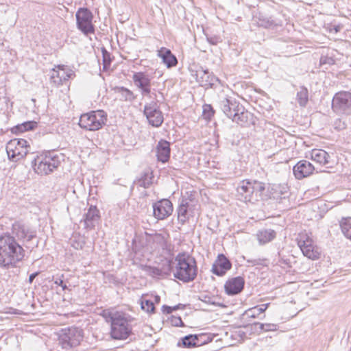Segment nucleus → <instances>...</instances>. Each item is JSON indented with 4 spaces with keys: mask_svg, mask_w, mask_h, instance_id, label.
<instances>
[{
    "mask_svg": "<svg viewBox=\"0 0 351 351\" xmlns=\"http://www.w3.org/2000/svg\"><path fill=\"white\" fill-rule=\"evenodd\" d=\"M196 81L199 83V86L205 88L212 87L215 82H218V78L215 76L208 70H204L202 67H199L195 71V74Z\"/></svg>",
    "mask_w": 351,
    "mask_h": 351,
    "instance_id": "nucleus-15",
    "label": "nucleus"
},
{
    "mask_svg": "<svg viewBox=\"0 0 351 351\" xmlns=\"http://www.w3.org/2000/svg\"><path fill=\"white\" fill-rule=\"evenodd\" d=\"M170 144L165 140H161L156 146V156L158 161L163 163L167 162L170 158Z\"/></svg>",
    "mask_w": 351,
    "mask_h": 351,
    "instance_id": "nucleus-22",
    "label": "nucleus"
},
{
    "mask_svg": "<svg viewBox=\"0 0 351 351\" xmlns=\"http://www.w3.org/2000/svg\"><path fill=\"white\" fill-rule=\"evenodd\" d=\"M244 285V278L241 276H237L228 279L224 285V289L228 295H235L243 291Z\"/></svg>",
    "mask_w": 351,
    "mask_h": 351,
    "instance_id": "nucleus-20",
    "label": "nucleus"
},
{
    "mask_svg": "<svg viewBox=\"0 0 351 351\" xmlns=\"http://www.w3.org/2000/svg\"><path fill=\"white\" fill-rule=\"evenodd\" d=\"M239 199L245 202H254L256 201V195L254 194L250 180H242L237 189Z\"/></svg>",
    "mask_w": 351,
    "mask_h": 351,
    "instance_id": "nucleus-16",
    "label": "nucleus"
},
{
    "mask_svg": "<svg viewBox=\"0 0 351 351\" xmlns=\"http://www.w3.org/2000/svg\"><path fill=\"white\" fill-rule=\"evenodd\" d=\"M332 110L337 114H351V93L339 91L333 96Z\"/></svg>",
    "mask_w": 351,
    "mask_h": 351,
    "instance_id": "nucleus-8",
    "label": "nucleus"
},
{
    "mask_svg": "<svg viewBox=\"0 0 351 351\" xmlns=\"http://www.w3.org/2000/svg\"><path fill=\"white\" fill-rule=\"evenodd\" d=\"M107 121V114L101 110L91 111L80 116L79 125L82 129L96 131L102 128Z\"/></svg>",
    "mask_w": 351,
    "mask_h": 351,
    "instance_id": "nucleus-5",
    "label": "nucleus"
},
{
    "mask_svg": "<svg viewBox=\"0 0 351 351\" xmlns=\"http://www.w3.org/2000/svg\"><path fill=\"white\" fill-rule=\"evenodd\" d=\"M276 232L271 229L261 230L256 234L257 239L261 245L270 242L276 237Z\"/></svg>",
    "mask_w": 351,
    "mask_h": 351,
    "instance_id": "nucleus-28",
    "label": "nucleus"
},
{
    "mask_svg": "<svg viewBox=\"0 0 351 351\" xmlns=\"http://www.w3.org/2000/svg\"><path fill=\"white\" fill-rule=\"evenodd\" d=\"M158 56L162 60L163 63L167 68L175 66L178 64L176 57L171 53V50L162 47L158 51Z\"/></svg>",
    "mask_w": 351,
    "mask_h": 351,
    "instance_id": "nucleus-24",
    "label": "nucleus"
},
{
    "mask_svg": "<svg viewBox=\"0 0 351 351\" xmlns=\"http://www.w3.org/2000/svg\"><path fill=\"white\" fill-rule=\"evenodd\" d=\"M219 104L223 112L232 121L241 126H246L251 123L252 114L246 110L235 99L222 97Z\"/></svg>",
    "mask_w": 351,
    "mask_h": 351,
    "instance_id": "nucleus-3",
    "label": "nucleus"
},
{
    "mask_svg": "<svg viewBox=\"0 0 351 351\" xmlns=\"http://www.w3.org/2000/svg\"><path fill=\"white\" fill-rule=\"evenodd\" d=\"M206 337V334L189 335L181 338L180 340L178 342L177 346L179 347L182 346L186 348L197 347L204 344V341H201L200 339Z\"/></svg>",
    "mask_w": 351,
    "mask_h": 351,
    "instance_id": "nucleus-21",
    "label": "nucleus"
},
{
    "mask_svg": "<svg viewBox=\"0 0 351 351\" xmlns=\"http://www.w3.org/2000/svg\"><path fill=\"white\" fill-rule=\"evenodd\" d=\"M176 265H171L172 261H169L170 269L173 276L182 281L189 282L194 280L197 275V267L195 259L187 253H179L175 257Z\"/></svg>",
    "mask_w": 351,
    "mask_h": 351,
    "instance_id": "nucleus-2",
    "label": "nucleus"
},
{
    "mask_svg": "<svg viewBox=\"0 0 351 351\" xmlns=\"http://www.w3.org/2000/svg\"><path fill=\"white\" fill-rule=\"evenodd\" d=\"M232 267V263L223 254L218 255L212 266V272L218 276H223Z\"/></svg>",
    "mask_w": 351,
    "mask_h": 351,
    "instance_id": "nucleus-19",
    "label": "nucleus"
},
{
    "mask_svg": "<svg viewBox=\"0 0 351 351\" xmlns=\"http://www.w3.org/2000/svg\"><path fill=\"white\" fill-rule=\"evenodd\" d=\"M269 303L263 304L247 309L242 315L243 317L258 318L267 309Z\"/></svg>",
    "mask_w": 351,
    "mask_h": 351,
    "instance_id": "nucleus-25",
    "label": "nucleus"
},
{
    "mask_svg": "<svg viewBox=\"0 0 351 351\" xmlns=\"http://www.w3.org/2000/svg\"><path fill=\"white\" fill-rule=\"evenodd\" d=\"M37 126L36 121H27L16 126V129L20 132H23L28 130H32Z\"/></svg>",
    "mask_w": 351,
    "mask_h": 351,
    "instance_id": "nucleus-38",
    "label": "nucleus"
},
{
    "mask_svg": "<svg viewBox=\"0 0 351 351\" xmlns=\"http://www.w3.org/2000/svg\"><path fill=\"white\" fill-rule=\"evenodd\" d=\"M188 202L183 199L177 209L178 219L182 224H184L188 219Z\"/></svg>",
    "mask_w": 351,
    "mask_h": 351,
    "instance_id": "nucleus-30",
    "label": "nucleus"
},
{
    "mask_svg": "<svg viewBox=\"0 0 351 351\" xmlns=\"http://www.w3.org/2000/svg\"><path fill=\"white\" fill-rule=\"evenodd\" d=\"M114 93H117L119 99L124 101H132L135 99L136 97L134 93L129 89L125 87H115Z\"/></svg>",
    "mask_w": 351,
    "mask_h": 351,
    "instance_id": "nucleus-29",
    "label": "nucleus"
},
{
    "mask_svg": "<svg viewBox=\"0 0 351 351\" xmlns=\"http://www.w3.org/2000/svg\"><path fill=\"white\" fill-rule=\"evenodd\" d=\"M143 95H149L151 93V86H147L141 89Z\"/></svg>",
    "mask_w": 351,
    "mask_h": 351,
    "instance_id": "nucleus-52",
    "label": "nucleus"
},
{
    "mask_svg": "<svg viewBox=\"0 0 351 351\" xmlns=\"http://www.w3.org/2000/svg\"><path fill=\"white\" fill-rule=\"evenodd\" d=\"M252 328L257 332L265 331V324L255 322L252 325Z\"/></svg>",
    "mask_w": 351,
    "mask_h": 351,
    "instance_id": "nucleus-45",
    "label": "nucleus"
},
{
    "mask_svg": "<svg viewBox=\"0 0 351 351\" xmlns=\"http://www.w3.org/2000/svg\"><path fill=\"white\" fill-rule=\"evenodd\" d=\"M58 339L62 349H71L80 345L82 339V330L75 327L62 328L60 331Z\"/></svg>",
    "mask_w": 351,
    "mask_h": 351,
    "instance_id": "nucleus-7",
    "label": "nucleus"
},
{
    "mask_svg": "<svg viewBox=\"0 0 351 351\" xmlns=\"http://www.w3.org/2000/svg\"><path fill=\"white\" fill-rule=\"evenodd\" d=\"M121 313L115 312L112 313L109 310H104L101 315L105 319L106 322L113 323L115 317H118Z\"/></svg>",
    "mask_w": 351,
    "mask_h": 351,
    "instance_id": "nucleus-37",
    "label": "nucleus"
},
{
    "mask_svg": "<svg viewBox=\"0 0 351 351\" xmlns=\"http://www.w3.org/2000/svg\"><path fill=\"white\" fill-rule=\"evenodd\" d=\"M134 183L141 187L148 188L152 183V178L148 173H144Z\"/></svg>",
    "mask_w": 351,
    "mask_h": 351,
    "instance_id": "nucleus-34",
    "label": "nucleus"
},
{
    "mask_svg": "<svg viewBox=\"0 0 351 351\" xmlns=\"http://www.w3.org/2000/svg\"><path fill=\"white\" fill-rule=\"evenodd\" d=\"M171 324L175 326H182L184 325L180 317H173L171 318Z\"/></svg>",
    "mask_w": 351,
    "mask_h": 351,
    "instance_id": "nucleus-46",
    "label": "nucleus"
},
{
    "mask_svg": "<svg viewBox=\"0 0 351 351\" xmlns=\"http://www.w3.org/2000/svg\"><path fill=\"white\" fill-rule=\"evenodd\" d=\"M201 341H204V344L206 343V342H208L209 340V337H208V335H206V337H204V338H202L200 339Z\"/></svg>",
    "mask_w": 351,
    "mask_h": 351,
    "instance_id": "nucleus-56",
    "label": "nucleus"
},
{
    "mask_svg": "<svg viewBox=\"0 0 351 351\" xmlns=\"http://www.w3.org/2000/svg\"><path fill=\"white\" fill-rule=\"evenodd\" d=\"M143 113L148 123L153 127L158 128L163 123V114L156 101H152L150 103L146 104L144 106Z\"/></svg>",
    "mask_w": 351,
    "mask_h": 351,
    "instance_id": "nucleus-13",
    "label": "nucleus"
},
{
    "mask_svg": "<svg viewBox=\"0 0 351 351\" xmlns=\"http://www.w3.org/2000/svg\"><path fill=\"white\" fill-rule=\"evenodd\" d=\"M298 245L300 247L304 256L309 259L317 260L320 257V252L317 246L313 243V241L308 238L306 240H300Z\"/></svg>",
    "mask_w": 351,
    "mask_h": 351,
    "instance_id": "nucleus-18",
    "label": "nucleus"
},
{
    "mask_svg": "<svg viewBox=\"0 0 351 351\" xmlns=\"http://www.w3.org/2000/svg\"><path fill=\"white\" fill-rule=\"evenodd\" d=\"M282 14L276 12L273 14H268L264 12H259L255 16L256 21L258 27L265 29H274L283 25Z\"/></svg>",
    "mask_w": 351,
    "mask_h": 351,
    "instance_id": "nucleus-12",
    "label": "nucleus"
},
{
    "mask_svg": "<svg viewBox=\"0 0 351 351\" xmlns=\"http://www.w3.org/2000/svg\"><path fill=\"white\" fill-rule=\"evenodd\" d=\"M215 110L211 105L205 104L203 106V116L206 119L210 120L214 115Z\"/></svg>",
    "mask_w": 351,
    "mask_h": 351,
    "instance_id": "nucleus-39",
    "label": "nucleus"
},
{
    "mask_svg": "<svg viewBox=\"0 0 351 351\" xmlns=\"http://www.w3.org/2000/svg\"><path fill=\"white\" fill-rule=\"evenodd\" d=\"M251 186L253 191V193L256 197V201L261 197L263 192L265 189V184L262 182H259L258 180H250Z\"/></svg>",
    "mask_w": 351,
    "mask_h": 351,
    "instance_id": "nucleus-32",
    "label": "nucleus"
},
{
    "mask_svg": "<svg viewBox=\"0 0 351 351\" xmlns=\"http://www.w3.org/2000/svg\"><path fill=\"white\" fill-rule=\"evenodd\" d=\"M147 271L153 277L160 276L162 274V271L156 267H148Z\"/></svg>",
    "mask_w": 351,
    "mask_h": 351,
    "instance_id": "nucleus-41",
    "label": "nucleus"
},
{
    "mask_svg": "<svg viewBox=\"0 0 351 351\" xmlns=\"http://www.w3.org/2000/svg\"><path fill=\"white\" fill-rule=\"evenodd\" d=\"M266 259L264 258H254V259H247V263L251 264L252 266L255 265H265V262Z\"/></svg>",
    "mask_w": 351,
    "mask_h": 351,
    "instance_id": "nucleus-43",
    "label": "nucleus"
},
{
    "mask_svg": "<svg viewBox=\"0 0 351 351\" xmlns=\"http://www.w3.org/2000/svg\"><path fill=\"white\" fill-rule=\"evenodd\" d=\"M101 52L103 55L104 67L106 68L110 64V54L104 47L101 48Z\"/></svg>",
    "mask_w": 351,
    "mask_h": 351,
    "instance_id": "nucleus-40",
    "label": "nucleus"
},
{
    "mask_svg": "<svg viewBox=\"0 0 351 351\" xmlns=\"http://www.w3.org/2000/svg\"><path fill=\"white\" fill-rule=\"evenodd\" d=\"M184 305L182 304H178V305L172 306L173 311H176L178 309H184Z\"/></svg>",
    "mask_w": 351,
    "mask_h": 351,
    "instance_id": "nucleus-55",
    "label": "nucleus"
},
{
    "mask_svg": "<svg viewBox=\"0 0 351 351\" xmlns=\"http://www.w3.org/2000/svg\"><path fill=\"white\" fill-rule=\"evenodd\" d=\"M140 304L142 310H143L144 311L148 313H152L154 312L155 306L152 301L149 300H143V298H141L140 300Z\"/></svg>",
    "mask_w": 351,
    "mask_h": 351,
    "instance_id": "nucleus-36",
    "label": "nucleus"
},
{
    "mask_svg": "<svg viewBox=\"0 0 351 351\" xmlns=\"http://www.w3.org/2000/svg\"><path fill=\"white\" fill-rule=\"evenodd\" d=\"M12 233L18 239L21 241L27 248H34L38 245L37 232L34 228L19 222H16L12 225Z\"/></svg>",
    "mask_w": 351,
    "mask_h": 351,
    "instance_id": "nucleus-6",
    "label": "nucleus"
},
{
    "mask_svg": "<svg viewBox=\"0 0 351 351\" xmlns=\"http://www.w3.org/2000/svg\"><path fill=\"white\" fill-rule=\"evenodd\" d=\"M315 171L314 166L306 160H301L293 168V172L297 180L310 176Z\"/></svg>",
    "mask_w": 351,
    "mask_h": 351,
    "instance_id": "nucleus-17",
    "label": "nucleus"
},
{
    "mask_svg": "<svg viewBox=\"0 0 351 351\" xmlns=\"http://www.w3.org/2000/svg\"><path fill=\"white\" fill-rule=\"evenodd\" d=\"M60 156L54 152H47L37 156L32 161V165L38 174L48 175L60 165Z\"/></svg>",
    "mask_w": 351,
    "mask_h": 351,
    "instance_id": "nucleus-4",
    "label": "nucleus"
},
{
    "mask_svg": "<svg viewBox=\"0 0 351 351\" xmlns=\"http://www.w3.org/2000/svg\"><path fill=\"white\" fill-rule=\"evenodd\" d=\"M154 299H155L154 300L155 302H156V303H158L160 302V296H158V295H156Z\"/></svg>",
    "mask_w": 351,
    "mask_h": 351,
    "instance_id": "nucleus-57",
    "label": "nucleus"
},
{
    "mask_svg": "<svg viewBox=\"0 0 351 351\" xmlns=\"http://www.w3.org/2000/svg\"><path fill=\"white\" fill-rule=\"evenodd\" d=\"M329 154L323 149H313L311 152L312 160L322 165L329 164Z\"/></svg>",
    "mask_w": 351,
    "mask_h": 351,
    "instance_id": "nucleus-27",
    "label": "nucleus"
},
{
    "mask_svg": "<svg viewBox=\"0 0 351 351\" xmlns=\"http://www.w3.org/2000/svg\"><path fill=\"white\" fill-rule=\"evenodd\" d=\"M202 301L207 304H215V302L212 300V298L208 295L204 296Z\"/></svg>",
    "mask_w": 351,
    "mask_h": 351,
    "instance_id": "nucleus-51",
    "label": "nucleus"
},
{
    "mask_svg": "<svg viewBox=\"0 0 351 351\" xmlns=\"http://www.w3.org/2000/svg\"><path fill=\"white\" fill-rule=\"evenodd\" d=\"M335 128L337 130H342L346 128V124L341 119H337L334 123Z\"/></svg>",
    "mask_w": 351,
    "mask_h": 351,
    "instance_id": "nucleus-48",
    "label": "nucleus"
},
{
    "mask_svg": "<svg viewBox=\"0 0 351 351\" xmlns=\"http://www.w3.org/2000/svg\"><path fill=\"white\" fill-rule=\"evenodd\" d=\"M297 101L301 107H304L308 101V89L304 86H301L297 93Z\"/></svg>",
    "mask_w": 351,
    "mask_h": 351,
    "instance_id": "nucleus-33",
    "label": "nucleus"
},
{
    "mask_svg": "<svg viewBox=\"0 0 351 351\" xmlns=\"http://www.w3.org/2000/svg\"><path fill=\"white\" fill-rule=\"evenodd\" d=\"M278 263L282 265H287L288 267H291V262H290V260L288 259V258H281L279 261H278Z\"/></svg>",
    "mask_w": 351,
    "mask_h": 351,
    "instance_id": "nucleus-49",
    "label": "nucleus"
},
{
    "mask_svg": "<svg viewBox=\"0 0 351 351\" xmlns=\"http://www.w3.org/2000/svg\"><path fill=\"white\" fill-rule=\"evenodd\" d=\"M99 211L96 206H90L88 211L84 215V221L85 227L93 229L95 223L99 219Z\"/></svg>",
    "mask_w": 351,
    "mask_h": 351,
    "instance_id": "nucleus-23",
    "label": "nucleus"
},
{
    "mask_svg": "<svg viewBox=\"0 0 351 351\" xmlns=\"http://www.w3.org/2000/svg\"><path fill=\"white\" fill-rule=\"evenodd\" d=\"M206 39L209 43L213 45H216L218 43L221 42V39L219 36L214 35V36H208L206 35Z\"/></svg>",
    "mask_w": 351,
    "mask_h": 351,
    "instance_id": "nucleus-42",
    "label": "nucleus"
},
{
    "mask_svg": "<svg viewBox=\"0 0 351 351\" xmlns=\"http://www.w3.org/2000/svg\"><path fill=\"white\" fill-rule=\"evenodd\" d=\"M325 59H326V58L322 57L321 59H320V63L321 64H325L326 63Z\"/></svg>",
    "mask_w": 351,
    "mask_h": 351,
    "instance_id": "nucleus-58",
    "label": "nucleus"
},
{
    "mask_svg": "<svg viewBox=\"0 0 351 351\" xmlns=\"http://www.w3.org/2000/svg\"><path fill=\"white\" fill-rule=\"evenodd\" d=\"M341 27H342L340 25H333L332 28L330 29V32L334 31L335 33H337V32H340V30L341 29Z\"/></svg>",
    "mask_w": 351,
    "mask_h": 351,
    "instance_id": "nucleus-53",
    "label": "nucleus"
},
{
    "mask_svg": "<svg viewBox=\"0 0 351 351\" xmlns=\"http://www.w3.org/2000/svg\"><path fill=\"white\" fill-rule=\"evenodd\" d=\"M278 326L274 324H265V332L276 331L278 330Z\"/></svg>",
    "mask_w": 351,
    "mask_h": 351,
    "instance_id": "nucleus-47",
    "label": "nucleus"
},
{
    "mask_svg": "<svg viewBox=\"0 0 351 351\" xmlns=\"http://www.w3.org/2000/svg\"><path fill=\"white\" fill-rule=\"evenodd\" d=\"M162 312L166 314H170L173 312L172 306H167V305H163L162 306Z\"/></svg>",
    "mask_w": 351,
    "mask_h": 351,
    "instance_id": "nucleus-50",
    "label": "nucleus"
},
{
    "mask_svg": "<svg viewBox=\"0 0 351 351\" xmlns=\"http://www.w3.org/2000/svg\"><path fill=\"white\" fill-rule=\"evenodd\" d=\"M64 277V275L62 274L61 277H57L54 280V284L59 285L62 287V290H66L68 289V287L66 284L64 282L63 279L62 278Z\"/></svg>",
    "mask_w": 351,
    "mask_h": 351,
    "instance_id": "nucleus-44",
    "label": "nucleus"
},
{
    "mask_svg": "<svg viewBox=\"0 0 351 351\" xmlns=\"http://www.w3.org/2000/svg\"><path fill=\"white\" fill-rule=\"evenodd\" d=\"M128 322L125 314L122 313L115 317L113 323L111 324V337L114 339H126L132 332V328Z\"/></svg>",
    "mask_w": 351,
    "mask_h": 351,
    "instance_id": "nucleus-9",
    "label": "nucleus"
},
{
    "mask_svg": "<svg viewBox=\"0 0 351 351\" xmlns=\"http://www.w3.org/2000/svg\"><path fill=\"white\" fill-rule=\"evenodd\" d=\"M134 84L140 89L151 86V80L148 75L143 72H137L132 77Z\"/></svg>",
    "mask_w": 351,
    "mask_h": 351,
    "instance_id": "nucleus-26",
    "label": "nucleus"
},
{
    "mask_svg": "<svg viewBox=\"0 0 351 351\" xmlns=\"http://www.w3.org/2000/svg\"><path fill=\"white\" fill-rule=\"evenodd\" d=\"M29 145L23 138H14L10 141L6 145V152L10 159L18 161L27 155Z\"/></svg>",
    "mask_w": 351,
    "mask_h": 351,
    "instance_id": "nucleus-10",
    "label": "nucleus"
},
{
    "mask_svg": "<svg viewBox=\"0 0 351 351\" xmlns=\"http://www.w3.org/2000/svg\"><path fill=\"white\" fill-rule=\"evenodd\" d=\"M38 275V272H34L32 274H30L29 277V283H32L33 280H34V278Z\"/></svg>",
    "mask_w": 351,
    "mask_h": 351,
    "instance_id": "nucleus-54",
    "label": "nucleus"
},
{
    "mask_svg": "<svg viewBox=\"0 0 351 351\" xmlns=\"http://www.w3.org/2000/svg\"><path fill=\"white\" fill-rule=\"evenodd\" d=\"M75 17L77 28L85 35L95 32V27L92 23L93 16L88 8H80L75 14Z\"/></svg>",
    "mask_w": 351,
    "mask_h": 351,
    "instance_id": "nucleus-11",
    "label": "nucleus"
},
{
    "mask_svg": "<svg viewBox=\"0 0 351 351\" xmlns=\"http://www.w3.org/2000/svg\"><path fill=\"white\" fill-rule=\"evenodd\" d=\"M154 216L158 220H163L170 216L173 210L171 202L162 199L153 204Z\"/></svg>",
    "mask_w": 351,
    "mask_h": 351,
    "instance_id": "nucleus-14",
    "label": "nucleus"
},
{
    "mask_svg": "<svg viewBox=\"0 0 351 351\" xmlns=\"http://www.w3.org/2000/svg\"><path fill=\"white\" fill-rule=\"evenodd\" d=\"M340 228L343 234L351 240V217H343L340 221Z\"/></svg>",
    "mask_w": 351,
    "mask_h": 351,
    "instance_id": "nucleus-31",
    "label": "nucleus"
},
{
    "mask_svg": "<svg viewBox=\"0 0 351 351\" xmlns=\"http://www.w3.org/2000/svg\"><path fill=\"white\" fill-rule=\"evenodd\" d=\"M56 73H57V77L59 78L58 84L62 83V81L69 80L75 75L71 70L66 71L64 69H61L60 71H56Z\"/></svg>",
    "mask_w": 351,
    "mask_h": 351,
    "instance_id": "nucleus-35",
    "label": "nucleus"
},
{
    "mask_svg": "<svg viewBox=\"0 0 351 351\" xmlns=\"http://www.w3.org/2000/svg\"><path fill=\"white\" fill-rule=\"evenodd\" d=\"M25 256L23 248L15 238L5 234L0 236V266L4 268L13 267Z\"/></svg>",
    "mask_w": 351,
    "mask_h": 351,
    "instance_id": "nucleus-1",
    "label": "nucleus"
}]
</instances>
